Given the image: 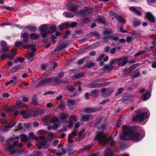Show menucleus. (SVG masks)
Segmentation results:
<instances>
[{
    "mask_svg": "<svg viewBox=\"0 0 156 156\" xmlns=\"http://www.w3.org/2000/svg\"><path fill=\"white\" fill-rule=\"evenodd\" d=\"M143 137L141 136L135 129L127 125L123 127L122 133L120 136V139L122 140H133L138 141Z\"/></svg>",
    "mask_w": 156,
    "mask_h": 156,
    "instance_id": "f257e3e1",
    "label": "nucleus"
},
{
    "mask_svg": "<svg viewBox=\"0 0 156 156\" xmlns=\"http://www.w3.org/2000/svg\"><path fill=\"white\" fill-rule=\"evenodd\" d=\"M94 140H97L100 143H103L105 144L109 143L110 145H112L114 142V141L112 139V137H110L108 139H107L106 135L102 132L97 133L96 135L94 138Z\"/></svg>",
    "mask_w": 156,
    "mask_h": 156,
    "instance_id": "f03ea898",
    "label": "nucleus"
},
{
    "mask_svg": "<svg viewBox=\"0 0 156 156\" xmlns=\"http://www.w3.org/2000/svg\"><path fill=\"white\" fill-rule=\"evenodd\" d=\"M5 150L9 152V154L14 156L18 155L20 154H24L27 152L26 150L21 149L17 151L13 149V146L11 144L7 145Z\"/></svg>",
    "mask_w": 156,
    "mask_h": 156,
    "instance_id": "7ed1b4c3",
    "label": "nucleus"
},
{
    "mask_svg": "<svg viewBox=\"0 0 156 156\" xmlns=\"http://www.w3.org/2000/svg\"><path fill=\"white\" fill-rule=\"evenodd\" d=\"M64 75V72H61L58 74L57 78L51 77L42 79L40 81V86L42 85L48 84L52 82H57L58 81V78L62 77Z\"/></svg>",
    "mask_w": 156,
    "mask_h": 156,
    "instance_id": "20e7f679",
    "label": "nucleus"
},
{
    "mask_svg": "<svg viewBox=\"0 0 156 156\" xmlns=\"http://www.w3.org/2000/svg\"><path fill=\"white\" fill-rule=\"evenodd\" d=\"M137 114L133 118V121L135 122H140L143 121L148 116L147 112H144L140 110L137 111Z\"/></svg>",
    "mask_w": 156,
    "mask_h": 156,
    "instance_id": "39448f33",
    "label": "nucleus"
},
{
    "mask_svg": "<svg viewBox=\"0 0 156 156\" xmlns=\"http://www.w3.org/2000/svg\"><path fill=\"white\" fill-rule=\"evenodd\" d=\"M32 113H33V116L34 117L38 114V112L30 110L27 111L25 110H22L20 112V114L23 115L24 117L25 118H27L29 116H31V115Z\"/></svg>",
    "mask_w": 156,
    "mask_h": 156,
    "instance_id": "423d86ee",
    "label": "nucleus"
},
{
    "mask_svg": "<svg viewBox=\"0 0 156 156\" xmlns=\"http://www.w3.org/2000/svg\"><path fill=\"white\" fill-rule=\"evenodd\" d=\"M56 30V27L55 26H51L47 32H45L42 34V36L43 38L47 37L48 35L54 32Z\"/></svg>",
    "mask_w": 156,
    "mask_h": 156,
    "instance_id": "0eeeda50",
    "label": "nucleus"
},
{
    "mask_svg": "<svg viewBox=\"0 0 156 156\" xmlns=\"http://www.w3.org/2000/svg\"><path fill=\"white\" fill-rule=\"evenodd\" d=\"M112 91V90L111 88L106 89L104 88L101 90V92L102 93L103 96L105 97L110 95Z\"/></svg>",
    "mask_w": 156,
    "mask_h": 156,
    "instance_id": "6e6552de",
    "label": "nucleus"
},
{
    "mask_svg": "<svg viewBox=\"0 0 156 156\" xmlns=\"http://www.w3.org/2000/svg\"><path fill=\"white\" fill-rule=\"evenodd\" d=\"M110 15H112L114 18H115L119 22L121 23H126V20L122 17L118 16L116 13H112L111 14H110Z\"/></svg>",
    "mask_w": 156,
    "mask_h": 156,
    "instance_id": "1a4fd4ad",
    "label": "nucleus"
},
{
    "mask_svg": "<svg viewBox=\"0 0 156 156\" xmlns=\"http://www.w3.org/2000/svg\"><path fill=\"white\" fill-rule=\"evenodd\" d=\"M117 61L119 62V65L122 66L125 65L127 62V58L125 57L117 59Z\"/></svg>",
    "mask_w": 156,
    "mask_h": 156,
    "instance_id": "9d476101",
    "label": "nucleus"
},
{
    "mask_svg": "<svg viewBox=\"0 0 156 156\" xmlns=\"http://www.w3.org/2000/svg\"><path fill=\"white\" fill-rule=\"evenodd\" d=\"M49 139L47 137H44L42 136H40V140L41 141V142H40V149L41 148V146H45L46 144V142Z\"/></svg>",
    "mask_w": 156,
    "mask_h": 156,
    "instance_id": "9b49d317",
    "label": "nucleus"
},
{
    "mask_svg": "<svg viewBox=\"0 0 156 156\" xmlns=\"http://www.w3.org/2000/svg\"><path fill=\"white\" fill-rule=\"evenodd\" d=\"M115 153L112 149L109 148L105 151L104 154L105 156H112Z\"/></svg>",
    "mask_w": 156,
    "mask_h": 156,
    "instance_id": "f8f14e48",
    "label": "nucleus"
},
{
    "mask_svg": "<svg viewBox=\"0 0 156 156\" xmlns=\"http://www.w3.org/2000/svg\"><path fill=\"white\" fill-rule=\"evenodd\" d=\"M146 17L150 22H154L155 21V17L151 12H147L146 14Z\"/></svg>",
    "mask_w": 156,
    "mask_h": 156,
    "instance_id": "ddd939ff",
    "label": "nucleus"
},
{
    "mask_svg": "<svg viewBox=\"0 0 156 156\" xmlns=\"http://www.w3.org/2000/svg\"><path fill=\"white\" fill-rule=\"evenodd\" d=\"M68 44V43L66 42H64L63 43L60 45L56 49V51H60L66 48Z\"/></svg>",
    "mask_w": 156,
    "mask_h": 156,
    "instance_id": "4468645a",
    "label": "nucleus"
},
{
    "mask_svg": "<svg viewBox=\"0 0 156 156\" xmlns=\"http://www.w3.org/2000/svg\"><path fill=\"white\" fill-rule=\"evenodd\" d=\"M151 96V94L150 91L147 90L145 94H142L141 96V98L145 101H147L148 99Z\"/></svg>",
    "mask_w": 156,
    "mask_h": 156,
    "instance_id": "2eb2a0df",
    "label": "nucleus"
},
{
    "mask_svg": "<svg viewBox=\"0 0 156 156\" xmlns=\"http://www.w3.org/2000/svg\"><path fill=\"white\" fill-rule=\"evenodd\" d=\"M102 83H96L94 82H92L88 85V87L92 88L100 87L102 86Z\"/></svg>",
    "mask_w": 156,
    "mask_h": 156,
    "instance_id": "dca6fc26",
    "label": "nucleus"
},
{
    "mask_svg": "<svg viewBox=\"0 0 156 156\" xmlns=\"http://www.w3.org/2000/svg\"><path fill=\"white\" fill-rule=\"evenodd\" d=\"M96 22L99 23H103L105 24V23L104 20V18L101 16H98L97 18L94 20Z\"/></svg>",
    "mask_w": 156,
    "mask_h": 156,
    "instance_id": "f3484780",
    "label": "nucleus"
},
{
    "mask_svg": "<svg viewBox=\"0 0 156 156\" xmlns=\"http://www.w3.org/2000/svg\"><path fill=\"white\" fill-rule=\"evenodd\" d=\"M2 47V51L4 52H6L8 51V48L6 46V42L4 41H2L0 43Z\"/></svg>",
    "mask_w": 156,
    "mask_h": 156,
    "instance_id": "a211bd4d",
    "label": "nucleus"
},
{
    "mask_svg": "<svg viewBox=\"0 0 156 156\" xmlns=\"http://www.w3.org/2000/svg\"><path fill=\"white\" fill-rule=\"evenodd\" d=\"M12 80L6 83H5V85L6 86H8V85L11 83H12L13 84H15L18 81L16 77H12Z\"/></svg>",
    "mask_w": 156,
    "mask_h": 156,
    "instance_id": "6ab92c4d",
    "label": "nucleus"
},
{
    "mask_svg": "<svg viewBox=\"0 0 156 156\" xmlns=\"http://www.w3.org/2000/svg\"><path fill=\"white\" fill-rule=\"evenodd\" d=\"M90 10L89 9H85L84 10H80L79 13L82 16H85L87 15L90 13Z\"/></svg>",
    "mask_w": 156,
    "mask_h": 156,
    "instance_id": "aec40b11",
    "label": "nucleus"
},
{
    "mask_svg": "<svg viewBox=\"0 0 156 156\" xmlns=\"http://www.w3.org/2000/svg\"><path fill=\"white\" fill-rule=\"evenodd\" d=\"M48 24H44L41 26L40 30L42 31V34L45 32H47L48 30Z\"/></svg>",
    "mask_w": 156,
    "mask_h": 156,
    "instance_id": "412c9836",
    "label": "nucleus"
},
{
    "mask_svg": "<svg viewBox=\"0 0 156 156\" xmlns=\"http://www.w3.org/2000/svg\"><path fill=\"white\" fill-rule=\"evenodd\" d=\"M21 140L22 142H26L30 141L29 137L25 134H22L20 135Z\"/></svg>",
    "mask_w": 156,
    "mask_h": 156,
    "instance_id": "4be33fe9",
    "label": "nucleus"
},
{
    "mask_svg": "<svg viewBox=\"0 0 156 156\" xmlns=\"http://www.w3.org/2000/svg\"><path fill=\"white\" fill-rule=\"evenodd\" d=\"M58 26L60 29H65L69 27V23L68 22H66L61 23Z\"/></svg>",
    "mask_w": 156,
    "mask_h": 156,
    "instance_id": "5701e85b",
    "label": "nucleus"
},
{
    "mask_svg": "<svg viewBox=\"0 0 156 156\" xmlns=\"http://www.w3.org/2000/svg\"><path fill=\"white\" fill-rule=\"evenodd\" d=\"M103 39H110L113 40L115 41H117L119 39V37H115L114 36H104L103 37Z\"/></svg>",
    "mask_w": 156,
    "mask_h": 156,
    "instance_id": "b1692460",
    "label": "nucleus"
},
{
    "mask_svg": "<svg viewBox=\"0 0 156 156\" xmlns=\"http://www.w3.org/2000/svg\"><path fill=\"white\" fill-rule=\"evenodd\" d=\"M34 53H30L28 54L26 56L27 59L30 62L32 61L34 59Z\"/></svg>",
    "mask_w": 156,
    "mask_h": 156,
    "instance_id": "393cba45",
    "label": "nucleus"
},
{
    "mask_svg": "<svg viewBox=\"0 0 156 156\" xmlns=\"http://www.w3.org/2000/svg\"><path fill=\"white\" fill-rule=\"evenodd\" d=\"M130 10L133 12L134 14L138 15L140 16L141 14L140 12L137 10L136 8L134 7H129Z\"/></svg>",
    "mask_w": 156,
    "mask_h": 156,
    "instance_id": "a878e982",
    "label": "nucleus"
},
{
    "mask_svg": "<svg viewBox=\"0 0 156 156\" xmlns=\"http://www.w3.org/2000/svg\"><path fill=\"white\" fill-rule=\"evenodd\" d=\"M21 68V66L20 65H17L12 68L11 69L10 71L11 72L14 73L20 69Z\"/></svg>",
    "mask_w": 156,
    "mask_h": 156,
    "instance_id": "bb28decb",
    "label": "nucleus"
},
{
    "mask_svg": "<svg viewBox=\"0 0 156 156\" xmlns=\"http://www.w3.org/2000/svg\"><path fill=\"white\" fill-rule=\"evenodd\" d=\"M16 105L18 108H23L27 105L23 102L20 101H18L16 102Z\"/></svg>",
    "mask_w": 156,
    "mask_h": 156,
    "instance_id": "cd10ccee",
    "label": "nucleus"
},
{
    "mask_svg": "<svg viewBox=\"0 0 156 156\" xmlns=\"http://www.w3.org/2000/svg\"><path fill=\"white\" fill-rule=\"evenodd\" d=\"M97 109L95 108H87L84 109V111L87 113L93 112L96 111Z\"/></svg>",
    "mask_w": 156,
    "mask_h": 156,
    "instance_id": "c85d7f7f",
    "label": "nucleus"
},
{
    "mask_svg": "<svg viewBox=\"0 0 156 156\" xmlns=\"http://www.w3.org/2000/svg\"><path fill=\"white\" fill-rule=\"evenodd\" d=\"M28 137H29L30 140L31 139H34L36 141L38 140L39 139L38 137L36 136L33 133H30L29 134Z\"/></svg>",
    "mask_w": 156,
    "mask_h": 156,
    "instance_id": "c756f323",
    "label": "nucleus"
},
{
    "mask_svg": "<svg viewBox=\"0 0 156 156\" xmlns=\"http://www.w3.org/2000/svg\"><path fill=\"white\" fill-rule=\"evenodd\" d=\"M69 115L68 113L64 114L63 113H61L59 115V118L62 120H64L66 119L69 116Z\"/></svg>",
    "mask_w": 156,
    "mask_h": 156,
    "instance_id": "7c9ffc66",
    "label": "nucleus"
},
{
    "mask_svg": "<svg viewBox=\"0 0 156 156\" xmlns=\"http://www.w3.org/2000/svg\"><path fill=\"white\" fill-rule=\"evenodd\" d=\"M28 29L31 31H35L36 30L37 28L33 26H25V29Z\"/></svg>",
    "mask_w": 156,
    "mask_h": 156,
    "instance_id": "2f4dec72",
    "label": "nucleus"
},
{
    "mask_svg": "<svg viewBox=\"0 0 156 156\" xmlns=\"http://www.w3.org/2000/svg\"><path fill=\"white\" fill-rule=\"evenodd\" d=\"M99 93V91L98 90L95 89L92 91L90 94L91 95L94 97H97Z\"/></svg>",
    "mask_w": 156,
    "mask_h": 156,
    "instance_id": "473e14b6",
    "label": "nucleus"
},
{
    "mask_svg": "<svg viewBox=\"0 0 156 156\" xmlns=\"http://www.w3.org/2000/svg\"><path fill=\"white\" fill-rule=\"evenodd\" d=\"M63 15L64 16L67 18H73L74 17V15L71 13L69 12H64Z\"/></svg>",
    "mask_w": 156,
    "mask_h": 156,
    "instance_id": "72a5a7b5",
    "label": "nucleus"
},
{
    "mask_svg": "<svg viewBox=\"0 0 156 156\" xmlns=\"http://www.w3.org/2000/svg\"><path fill=\"white\" fill-rule=\"evenodd\" d=\"M91 115H85L83 116L82 120L85 122H87L90 118Z\"/></svg>",
    "mask_w": 156,
    "mask_h": 156,
    "instance_id": "f704fd0d",
    "label": "nucleus"
},
{
    "mask_svg": "<svg viewBox=\"0 0 156 156\" xmlns=\"http://www.w3.org/2000/svg\"><path fill=\"white\" fill-rule=\"evenodd\" d=\"M58 119L56 117H54L52 118L50 120V122L51 123H56L58 122Z\"/></svg>",
    "mask_w": 156,
    "mask_h": 156,
    "instance_id": "c9c22d12",
    "label": "nucleus"
},
{
    "mask_svg": "<svg viewBox=\"0 0 156 156\" xmlns=\"http://www.w3.org/2000/svg\"><path fill=\"white\" fill-rule=\"evenodd\" d=\"M36 96L35 95H34L32 97V103L34 105H37L38 104V101L36 100Z\"/></svg>",
    "mask_w": 156,
    "mask_h": 156,
    "instance_id": "e433bc0d",
    "label": "nucleus"
},
{
    "mask_svg": "<svg viewBox=\"0 0 156 156\" xmlns=\"http://www.w3.org/2000/svg\"><path fill=\"white\" fill-rule=\"evenodd\" d=\"M38 34H36L34 33H31L30 34V38L31 39L34 40L37 39L38 37Z\"/></svg>",
    "mask_w": 156,
    "mask_h": 156,
    "instance_id": "4c0bfd02",
    "label": "nucleus"
},
{
    "mask_svg": "<svg viewBox=\"0 0 156 156\" xmlns=\"http://www.w3.org/2000/svg\"><path fill=\"white\" fill-rule=\"evenodd\" d=\"M70 8L71 10L74 12H76L77 6L75 5L72 4L70 5Z\"/></svg>",
    "mask_w": 156,
    "mask_h": 156,
    "instance_id": "58836bf2",
    "label": "nucleus"
},
{
    "mask_svg": "<svg viewBox=\"0 0 156 156\" xmlns=\"http://www.w3.org/2000/svg\"><path fill=\"white\" fill-rule=\"evenodd\" d=\"M113 66L112 65H111L110 64L109 65H106L104 67V69H107L108 70H110L112 69Z\"/></svg>",
    "mask_w": 156,
    "mask_h": 156,
    "instance_id": "ea45409f",
    "label": "nucleus"
},
{
    "mask_svg": "<svg viewBox=\"0 0 156 156\" xmlns=\"http://www.w3.org/2000/svg\"><path fill=\"white\" fill-rule=\"evenodd\" d=\"M112 32V30L110 29H108L104 30L103 33L105 36H108L107 35L110 34Z\"/></svg>",
    "mask_w": 156,
    "mask_h": 156,
    "instance_id": "a19ab883",
    "label": "nucleus"
},
{
    "mask_svg": "<svg viewBox=\"0 0 156 156\" xmlns=\"http://www.w3.org/2000/svg\"><path fill=\"white\" fill-rule=\"evenodd\" d=\"M85 129H82L79 132V136L78 139L79 140H80L82 138V133L85 131Z\"/></svg>",
    "mask_w": 156,
    "mask_h": 156,
    "instance_id": "79ce46f5",
    "label": "nucleus"
},
{
    "mask_svg": "<svg viewBox=\"0 0 156 156\" xmlns=\"http://www.w3.org/2000/svg\"><path fill=\"white\" fill-rule=\"evenodd\" d=\"M95 65L94 63L92 61H89L87 64V66L89 68H90L94 66Z\"/></svg>",
    "mask_w": 156,
    "mask_h": 156,
    "instance_id": "37998d69",
    "label": "nucleus"
},
{
    "mask_svg": "<svg viewBox=\"0 0 156 156\" xmlns=\"http://www.w3.org/2000/svg\"><path fill=\"white\" fill-rule=\"evenodd\" d=\"M13 109L12 107H6L4 108V110L6 112L9 113L11 112Z\"/></svg>",
    "mask_w": 156,
    "mask_h": 156,
    "instance_id": "c03bdc74",
    "label": "nucleus"
},
{
    "mask_svg": "<svg viewBox=\"0 0 156 156\" xmlns=\"http://www.w3.org/2000/svg\"><path fill=\"white\" fill-rule=\"evenodd\" d=\"M69 120L73 122L77 121V120L76 116L74 115H72L70 116L69 118Z\"/></svg>",
    "mask_w": 156,
    "mask_h": 156,
    "instance_id": "a18cd8bd",
    "label": "nucleus"
},
{
    "mask_svg": "<svg viewBox=\"0 0 156 156\" xmlns=\"http://www.w3.org/2000/svg\"><path fill=\"white\" fill-rule=\"evenodd\" d=\"M48 137L51 139H53L56 137L55 133H50L48 134Z\"/></svg>",
    "mask_w": 156,
    "mask_h": 156,
    "instance_id": "49530a36",
    "label": "nucleus"
},
{
    "mask_svg": "<svg viewBox=\"0 0 156 156\" xmlns=\"http://www.w3.org/2000/svg\"><path fill=\"white\" fill-rule=\"evenodd\" d=\"M14 25V24L10 22H5L4 23H2L1 24V26H12Z\"/></svg>",
    "mask_w": 156,
    "mask_h": 156,
    "instance_id": "de8ad7c7",
    "label": "nucleus"
},
{
    "mask_svg": "<svg viewBox=\"0 0 156 156\" xmlns=\"http://www.w3.org/2000/svg\"><path fill=\"white\" fill-rule=\"evenodd\" d=\"M16 129H15L14 131L16 132L22 129V126L20 124H18L17 126L16 127Z\"/></svg>",
    "mask_w": 156,
    "mask_h": 156,
    "instance_id": "09e8293b",
    "label": "nucleus"
},
{
    "mask_svg": "<svg viewBox=\"0 0 156 156\" xmlns=\"http://www.w3.org/2000/svg\"><path fill=\"white\" fill-rule=\"evenodd\" d=\"M0 123L5 125L7 124L8 122L7 120L4 119H0Z\"/></svg>",
    "mask_w": 156,
    "mask_h": 156,
    "instance_id": "8fccbe9b",
    "label": "nucleus"
},
{
    "mask_svg": "<svg viewBox=\"0 0 156 156\" xmlns=\"http://www.w3.org/2000/svg\"><path fill=\"white\" fill-rule=\"evenodd\" d=\"M32 47V44H29V45L27 44H25L24 45H23L22 46V47L23 48H24L26 49H28L31 48Z\"/></svg>",
    "mask_w": 156,
    "mask_h": 156,
    "instance_id": "3c124183",
    "label": "nucleus"
},
{
    "mask_svg": "<svg viewBox=\"0 0 156 156\" xmlns=\"http://www.w3.org/2000/svg\"><path fill=\"white\" fill-rule=\"evenodd\" d=\"M139 66V64H133L130 66V69L131 70H133L135 68Z\"/></svg>",
    "mask_w": 156,
    "mask_h": 156,
    "instance_id": "603ef678",
    "label": "nucleus"
},
{
    "mask_svg": "<svg viewBox=\"0 0 156 156\" xmlns=\"http://www.w3.org/2000/svg\"><path fill=\"white\" fill-rule=\"evenodd\" d=\"M10 128L9 127V126H4L3 128L2 129V130L3 131L6 132H8L9 130V128Z\"/></svg>",
    "mask_w": 156,
    "mask_h": 156,
    "instance_id": "864d4df0",
    "label": "nucleus"
},
{
    "mask_svg": "<svg viewBox=\"0 0 156 156\" xmlns=\"http://www.w3.org/2000/svg\"><path fill=\"white\" fill-rule=\"evenodd\" d=\"M92 35L95 36L98 39L100 38V36L98 33L96 32H94L92 34Z\"/></svg>",
    "mask_w": 156,
    "mask_h": 156,
    "instance_id": "5fc2aeb1",
    "label": "nucleus"
},
{
    "mask_svg": "<svg viewBox=\"0 0 156 156\" xmlns=\"http://www.w3.org/2000/svg\"><path fill=\"white\" fill-rule=\"evenodd\" d=\"M84 75L83 73H80L76 74L75 77L77 78H80L83 77Z\"/></svg>",
    "mask_w": 156,
    "mask_h": 156,
    "instance_id": "6e6d98bb",
    "label": "nucleus"
},
{
    "mask_svg": "<svg viewBox=\"0 0 156 156\" xmlns=\"http://www.w3.org/2000/svg\"><path fill=\"white\" fill-rule=\"evenodd\" d=\"M87 58V57H84L82 58L80 60L77 61V63L79 64H82L83 62Z\"/></svg>",
    "mask_w": 156,
    "mask_h": 156,
    "instance_id": "4d7b16f0",
    "label": "nucleus"
},
{
    "mask_svg": "<svg viewBox=\"0 0 156 156\" xmlns=\"http://www.w3.org/2000/svg\"><path fill=\"white\" fill-rule=\"evenodd\" d=\"M75 103V102L73 100H69L68 101V105L69 106L74 105Z\"/></svg>",
    "mask_w": 156,
    "mask_h": 156,
    "instance_id": "13d9d810",
    "label": "nucleus"
},
{
    "mask_svg": "<svg viewBox=\"0 0 156 156\" xmlns=\"http://www.w3.org/2000/svg\"><path fill=\"white\" fill-rule=\"evenodd\" d=\"M123 90V88H119L118 89L117 92H116V95H117L118 94H121V93H122V92Z\"/></svg>",
    "mask_w": 156,
    "mask_h": 156,
    "instance_id": "bf43d9fd",
    "label": "nucleus"
},
{
    "mask_svg": "<svg viewBox=\"0 0 156 156\" xmlns=\"http://www.w3.org/2000/svg\"><path fill=\"white\" fill-rule=\"evenodd\" d=\"M140 23V22L139 20L135 21L133 23L134 25L136 26L139 25Z\"/></svg>",
    "mask_w": 156,
    "mask_h": 156,
    "instance_id": "052dcab7",
    "label": "nucleus"
},
{
    "mask_svg": "<svg viewBox=\"0 0 156 156\" xmlns=\"http://www.w3.org/2000/svg\"><path fill=\"white\" fill-rule=\"evenodd\" d=\"M140 73L139 72H137L135 73L134 74V75L133 76V78L134 77H137L140 76Z\"/></svg>",
    "mask_w": 156,
    "mask_h": 156,
    "instance_id": "680f3d73",
    "label": "nucleus"
},
{
    "mask_svg": "<svg viewBox=\"0 0 156 156\" xmlns=\"http://www.w3.org/2000/svg\"><path fill=\"white\" fill-rule=\"evenodd\" d=\"M15 56V55L13 54H12L9 55H8V56L7 57L11 59H13L14 58Z\"/></svg>",
    "mask_w": 156,
    "mask_h": 156,
    "instance_id": "e2e57ef3",
    "label": "nucleus"
},
{
    "mask_svg": "<svg viewBox=\"0 0 156 156\" xmlns=\"http://www.w3.org/2000/svg\"><path fill=\"white\" fill-rule=\"evenodd\" d=\"M77 23L75 22H73L71 23V24L69 23V27L70 26L71 28H73L76 27L77 25Z\"/></svg>",
    "mask_w": 156,
    "mask_h": 156,
    "instance_id": "0e129e2a",
    "label": "nucleus"
},
{
    "mask_svg": "<svg viewBox=\"0 0 156 156\" xmlns=\"http://www.w3.org/2000/svg\"><path fill=\"white\" fill-rule=\"evenodd\" d=\"M22 38H28L29 34L26 33H24L22 34Z\"/></svg>",
    "mask_w": 156,
    "mask_h": 156,
    "instance_id": "69168bd1",
    "label": "nucleus"
},
{
    "mask_svg": "<svg viewBox=\"0 0 156 156\" xmlns=\"http://www.w3.org/2000/svg\"><path fill=\"white\" fill-rule=\"evenodd\" d=\"M22 44V43L20 41H16L15 43V46L16 47L19 46Z\"/></svg>",
    "mask_w": 156,
    "mask_h": 156,
    "instance_id": "338daca9",
    "label": "nucleus"
},
{
    "mask_svg": "<svg viewBox=\"0 0 156 156\" xmlns=\"http://www.w3.org/2000/svg\"><path fill=\"white\" fill-rule=\"evenodd\" d=\"M105 56L104 55H101L99 57L97 58V61H100L102 60L103 58Z\"/></svg>",
    "mask_w": 156,
    "mask_h": 156,
    "instance_id": "774afa93",
    "label": "nucleus"
}]
</instances>
